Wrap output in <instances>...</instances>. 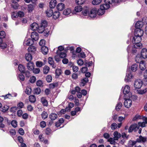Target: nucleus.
<instances>
[{
    "label": "nucleus",
    "instance_id": "nucleus-23",
    "mask_svg": "<svg viewBox=\"0 0 147 147\" xmlns=\"http://www.w3.org/2000/svg\"><path fill=\"white\" fill-rule=\"evenodd\" d=\"M31 29L33 30H37L38 27V24L36 23H33L30 25Z\"/></svg>",
    "mask_w": 147,
    "mask_h": 147
},
{
    "label": "nucleus",
    "instance_id": "nucleus-43",
    "mask_svg": "<svg viewBox=\"0 0 147 147\" xmlns=\"http://www.w3.org/2000/svg\"><path fill=\"white\" fill-rule=\"evenodd\" d=\"M82 9V7L80 5L76 6L75 8V10L76 12H79L81 11Z\"/></svg>",
    "mask_w": 147,
    "mask_h": 147
},
{
    "label": "nucleus",
    "instance_id": "nucleus-52",
    "mask_svg": "<svg viewBox=\"0 0 147 147\" xmlns=\"http://www.w3.org/2000/svg\"><path fill=\"white\" fill-rule=\"evenodd\" d=\"M36 84L37 86L39 87L42 86H43V82L40 80H38L37 81Z\"/></svg>",
    "mask_w": 147,
    "mask_h": 147
},
{
    "label": "nucleus",
    "instance_id": "nucleus-3",
    "mask_svg": "<svg viewBox=\"0 0 147 147\" xmlns=\"http://www.w3.org/2000/svg\"><path fill=\"white\" fill-rule=\"evenodd\" d=\"M125 100L124 103V105L125 107L126 108H129L132 105V101L130 99H126L125 98Z\"/></svg>",
    "mask_w": 147,
    "mask_h": 147
},
{
    "label": "nucleus",
    "instance_id": "nucleus-15",
    "mask_svg": "<svg viewBox=\"0 0 147 147\" xmlns=\"http://www.w3.org/2000/svg\"><path fill=\"white\" fill-rule=\"evenodd\" d=\"M28 52L32 53H34L36 51V48L32 46H30L29 47L28 49Z\"/></svg>",
    "mask_w": 147,
    "mask_h": 147
},
{
    "label": "nucleus",
    "instance_id": "nucleus-26",
    "mask_svg": "<svg viewBox=\"0 0 147 147\" xmlns=\"http://www.w3.org/2000/svg\"><path fill=\"white\" fill-rule=\"evenodd\" d=\"M49 117L52 120H54L57 118L58 115L55 113H52L50 115Z\"/></svg>",
    "mask_w": 147,
    "mask_h": 147
},
{
    "label": "nucleus",
    "instance_id": "nucleus-58",
    "mask_svg": "<svg viewBox=\"0 0 147 147\" xmlns=\"http://www.w3.org/2000/svg\"><path fill=\"white\" fill-rule=\"evenodd\" d=\"M47 22L46 21L43 20L42 21L40 26L45 28L47 25Z\"/></svg>",
    "mask_w": 147,
    "mask_h": 147
},
{
    "label": "nucleus",
    "instance_id": "nucleus-13",
    "mask_svg": "<svg viewBox=\"0 0 147 147\" xmlns=\"http://www.w3.org/2000/svg\"><path fill=\"white\" fill-rule=\"evenodd\" d=\"M46 13L47 17H49L51 16L53 14V11L52 9H48L46 11Z\"/></svg>",
    "mask_w": 147,
    "mask_h": 147
},
{
    "label": "nucleus",
    "instance_id": "nucleus-54",
    "mask_svg": "<svg viewBox=\"0 0 147 147\" xmlns=\"http://www.w3.org/2000/svg\"><path fill=\"white\" fill-rule=\"evenodd\" d=\"M18 78L19 80L22 81H24L25 79L24 76L21 73L19 74L18 75Z\"/></svg>",
    "mask_w": 147,
    "mask_h": 147
},
{
    "label": "nucleus",
    "instance_id": "nucleus-46",
    "mask_svg": "<svg viewBox=\"0 0 147 147\" xmlns=\"http://www.w3.org/2000/svg\"><path fill=\"white\" fill-rule=\"evenodd\" d=\"M102 0H93L92 2V4L94 5L99 4L100 3Z\"/></svg>",
    "mask_w": 147,
    "mask_h": 147
},
{
    "label": "nucleus",
    "instance_id": "nucleus-38",
    "mask_svg": "<svg viewBox=\"0 0 147 147\" xmlns=\"http://www.w3.org/2000/svg\"><path fill=\"white\" fill-rule=\"evenodd\" d=\"M9 108V106L7 105H5L1 109V111L5 112L7 111Z\"/></svg>",
    "mask_w": 147,
    "mask_h": 147
},
{
    "label": "nucleus",
    "instance_id": "nucleus-36",
    "mask_svg": "<svg viewBox=\"0 0 147 147\" xmlns=\"http://www.w3.org/2000/svg\"><path fill=\"white\" fill-rule=\"evenodd\" d=\"M37 30L39 33H42L45 31V28L40 26H38Z\"/></svg>",
    "mask_w": 147,
    "mask_h": 147
},
{
    "label": "nucleus",
    "instance_id": "nucleus-2",
    "mask_svg": "<svg viewBox=\"0 0 147 147\" xmlns=\"http://www.w3.org/2000/svg\"><path fill=\"white\" fill-rule=\"evenodd\" d=\"M139 128V127H138V125L137 124H133L130 126L128 129V132L130 133L133 131H137Z\"/></svg>",
    "mask_w": 147,
    "mask_h": 147
},
{
    "label": "nucleus",
    "instance_id": "nucleus-63",
    "mask_svg": "<svg viewBox=\"0 0 147 147\" xmlns=\"http://www.w3.org/2000/svg\"><path fill=\"white\" fill-rule=\"evenodd\" d=\"M115 140H114V139H113L112 138H110L108 140V141L110 142L111 144H115L116 143L115 141Z\"/></svg>",
    "mask_w": 147,
    "mask_h": 147
},
{
    "label": "nucleus",
    "instance_id": "nucleus-49",
    "mask_svg": "<svg viewBox=\"0 0 147 147\" xmlns=\"http://www.w3.org/2000/svg\"><path fill=\"white\" fill-rule=\"evenodd\" d=\"M41 116L43 119H45L48 117V114L46 112L43 111L41 114Z\"/></svg>",
    "mask_w": 147,
    "mask_h": 147
},
{
    "label": "nucleus",
    "instance_id": "nucleus-48",
    "mask_svg": "<svg viewBox=\"0 0 147 147\" xmlns=\"http://www.w3.org/2000/svg\"><path fill=\"white\" fill-rule=\"evenodd\" d=\"M138 67L137 65L136 64H133L131 67V70L133 71H135L137 70Z\"/></svg>",
    "mask_w": 147,
    "mask_h": 147
},
{
    "label": "nucleus",
    "instance_id": "nucleus-61",
    "mask_svg": "<svg viewBox=\"0 0 147 147\" xmlns=\"http://www.w3.org/2000/svg\"><path fill=\"white\" fill-rule=\"evenodd\" d=\"M117 127V125L115 123H113L111 125V128L112 130H115Z\"/></svg>",
    "mask_w": 147,
    "mask_h": 147
},
{
    "label": "nucleus",
    "instance_id": "nucleus-62",
    "mask_svg": "<svg viewBox=\"0 0 147 147\" xmlns=\"http://www.w3.org/2000/svg\"><path fill=\"white\" fill-rule=\"evenodd\" d=\"M39 45L42 47L45 46V41L44 39L41 40H40L39 42Z\"/></svg>",
    "mask_w": 147,
    "mask_h": 147
},
{
    "label": "nucleus",
    "instance_id": "nucleus-30",
    "mask_svg": "<svg viewBox=\"0 0 147 147\" xmlns=\"http://www.w3.org/2000/svg\"><path fill=\"white\" fill-rule=\"evenodd\" d=\"M133 44H135L134 45V47L136 49L141 48L142 47V44L140 42H137Z\"/></svg>",
    "mask_w": 147,
    "mask_h": 147
},
{
    "label": "nucleus",
    "instance_id": "nucleus-42",
    "mask_svg": "<svg viewBox=\"0 0 147 147\" xmlns=\"http://www.w3.org/2000/svg\"><path fill=\"white\" fill-rule=\"evenodd\" d=\"M62 71L60 69H57L55 70V74L56 76H57L58 78L60 75L61 74Z\"/></svg>",
    "mask_w": 147,
    "mask_h": 147
},
{
    "label": "nucleus",
    "instance_id": "nucleus-40",
    "mask_svg": "<svg viewBox=\"0 0 147 147\" xmlns=\"http://www.w3.org/2000/svg\"><path fill=\"white\" fill-rule=\"evenodd\" d=\"M49 67L47 66H45L43 69V72L45 74H47L49 72Z\"/></svg>",
    "mask_w": 147,
    "mask_h": 147
},
{
    "label": "nucleus",
    "instance_id": "nucleus-24",
    "mask_svg": "<svg viewBox=\"0 0 147 147\" xmlns=\"http://www.w3.org/2000/svg\"><path fill=\"white\" fill-rule=\"evenodd\" d=\"M56 53L61 58L65 57L66 55L65 53L62 51H59V52H57Z\"/></svg>",
    "mask_w": 147,
    "mask_h": 147
},
{
    "label": "nucleus",
    "instance_id": "nucleus-22",
    "mask_svg": "<svg viewBox=\"0 0 147 147\" xmlns=\"http://www.w3.org/2000/svg\"><path fill=\"white\" fill-rule=\"evenodd\" d=\"M89 8L86 7V8H84L82 12L83 15L85 16L89 15Z\"/></svg>",
    "mask_w": 147,
    "mask_h": 147
},
{
    "label": "nucleus",
    "instance_id": "nucleus-29",
    "mask_svg": "<svg viewBox=\"0 0 147 147\" xmlns=\"http://www.w3.org/2000/svg\"><path fill=\"white\" fill-rule=\"evenodd\" d=\"M48 62L51 65L53 68H55L56 67L54 63V61L53 60V58L51 57H49L48 58Z\"/></svg>",
    "mask_w": 147,
    "mask_h": 147
},
{
    "label": "nucleus",
    "instance_id": "nucleus-17",
    "mask_svg": "<svg viewBox=\"0 0 147 147\" xmlns=\"http://www.w3.org/2000/svg\"><path fill=\"white\" fill-rule=\"evenodd\" d=\"M27 67L28 70H32L34 67V64L31 62H29L27 63Z\"/></svg>",
    "mask_w": 147,
    "mask_h": 147
},
{
    "label": "nucleus",
    "instance_id": "nucleus-27",
    "mask_svg": "<svg viewBox=\"0 0 147 147\" xmlns=\"http://www.w3.org/2000/svg\"><path fill=\"white\" fill-rule=\"evenodd\" d=\"M101 9H103L105 11L106 9H109L110 7L109 5L107 3L104 4L100 5Z\"/></svg>",
    "mask_w": 147,
    "mask_h": 147
},
{
    "label": "nucleus",
    "instance_id": "nucleus-51",
    "mask_svg": "<svg viewBox=\"0 0 147 147\" xmlns=\"http://www.w3.org/2000/svg\"><path fill=\"white\" fill-rule=\"evenodd\" d=\"M32 90L30 87H27L26 89L25 92L26 93L28 94H30L31 93Z\"/></svg>",
    "mask_w": 147,
    "mask_h": 147
},
{
    "label": "nucleus",
    "instance_id": "nucleus-16",
    "mask_svg": "<svg viewBox=\"0 0 147 147\" xmlns=\"http://www.w3.org/2000/svg\"><path fill=\"white\" fill-rule=\"evenodd\" d=\"M130 87L128 85L125 86L123 91V93L125 95L129 93L130 91Z\"/></svg>",
    "mask_w": 147,
    "mask_h": 147
},
{
    "label": "nucleus",
    "instance_id": "nucleus-41",
    "mask_svg": "<svg viewBox=\"0 0 147 147\" xmlns=\"http://www.w3.org/2000/svg\"><path fill=\"white\" fill-rule=\"evenodd\" d=\"M33 40L31 39H29L26 41V45L28 46H31V45L33 44Z\"/></svg>",
    "mask_w": 147,
    "mask_h": 147
},
{
    "label": "nucleus",
    "instance_id": "nucleus-19",
    "mask_svg": "<svg viewBox=\"0 0 147 147\" xmlns=\"http://www.w3.org/2000/svg\"><path fill=\"white\" fill-rule=\"evenodd\" d=\"M143 23L142 22L139 21L137 22L135 24V27L136 29L140 28L143 26Z\"/></svg>",
    "mask_w": 147,
    "mask_h": 147
},
{
    "label": "nucleus",
    "instance_id": "nucleus-5",
    "mask_svg": "<svg viewBox=\"0 0 147 147\" xmlns=\"http://www.w3.org/2000/svg\"><path fill=\"white\" fill-rule=\"evenodd\" d=\"M147 140V138L146 137H143L141 136H139V138H137L136 141V143L137 142L144 143Z\"/></svg>",
    "mask_w": 147,
    "mask_h": 147
},
{
    "label": "nucleus",
    "instance_id": "nucleus-25",
    "mask_svg": "<svg viewBox=\"0 0 147 147\" xmlns=\"http://www.w3.org/2000/svg\"><path fill=\"white\" fill-rule=\"evenodd\" d=\"M41 102L44 106L47 107L48 105V102L47 101L44 97H42L41 99Z\"/></svg>",
    "mask_w": 147,
    "mask_h": 147
},
{
    "label": "nucleus",
    "instance_id": "nucleus-57",
    "mask_svg": "<svg viewBox=\"0 0 147 147\" xmlns=\"http://www.w3.org/2000/svg\"><path fill=\"white\" fill-rule=\"evenodd\" d=\"M46 79V80L48 82H51L52 78L51 75H49L47 76Z\"/></svg>",
    "mask_w": 147,
    "mask_h": 147
},
{
    "label": "nucleus",
    "instance_id": "nucleus-60",
    "mask_svg": "<svg viewBox=\"0 0 147 147\" xmlns=\"http://www.w3.org/2000/svg\"><path fill=\"white\" fill-rule=\"evenodd\" d=\"M32 70L33 71V73L35 74H38L40 72V69L38 68H34V67L33 69H32Z\"/></svg>",
    "mask_w": 147,
    "mask_h": 147
},
{
    "label": "nucleus",
    "instance_id": "nucleus-20",
    "mask_svg": "<svg viewBox=\"0 0 147 147\" xmlns=\"http://www.w3.org/2000/svg\"><path fill=\"white\" fill-rule=\"evenodd\" d=\"M65 7L64 4L62 3H59L57 6V9L59 11H62Z\"/></svg>",
    "mask_w": 147,
    "mask_h": 147
},
{
    "label": "nucleus",
    "instance_id": "nucleus-7",
    "mask_svg": "<svg viewBox=\"0 0 147 147\" xmlns=\"http://www.w3.org/2000/svg\"><path fill=\"white\" fill-rule=\"evenodd\" d=\"M31 37L33 40L37 41L39 38V36L38 33L35 32L31 33Z\"/></svg>",
    "mask_w": 147,
    "mask_h": 147
},
{
    "label": "nucleus",
    "instance_id": "nucleus-8",
    "mask_svg": "<svg viewBox=\"0 0 147 147\" xmlns=\"http://www.w3.org/2000/svg\"><path fill=\"white\" fill-rule=\"evenodd\" d=\"M132 75L131 73H127L126 76L125 78V82H129L131 81V80L132 78Z\"/></svg>",
    "mask_w": 147,
    "mask_h": 147
},
{
    "label": "nucleus",
    "instance_id": "nucleus-64",
    "mask_svg": "<svg viewBox=\"0 0 147 147\" xmlns=\"http://www.w3.org/2000/svg\"><path fill=\"white\" fill-rule=\"evenodd\" d=\"M85 0H76V2L78 5H82L85 2Z\"/></svg>",
    "mask_w": 147,
    "mask_h": 147
},
{
    "label": "nucleus",
    "instance_id": "nucleus-11",
    "mask_svg": "<svg viewBox=\"0 0 147 147\" xmlns=\"http://www.w3.org/2000/svg\"><path fill=\"white\" fill-rule=\"evenodd\" d=\"M142 38L140 36H135L133 38L132 42L133 43L137 42H140Z\"/></svg>",
    "mask_w": 147,
    "mask_h": 147
},
{
    "label": "nucleus",
    "instance_id": "nucleus-53",
    "mask_svg": "<svg viewBox=\"0 0 147 147\" xmlns=\"http://www.w3.org/2000/svg\"><path fill=\"white\" fill-rule=\"evenodd\" d=\"M141 57L140 56V55H137L135 58V61L136 63H139L141 61Z\"/></svg>",
    "mask_w": 147,
    "mask_h": 147
},
{
    "label": "nucleus",
    "instance_id": "nucleus-35",
    "mask_svg": "<svg viewBox=\"0 0 147 147\" xmlns=\"http://www.w3.org/2000/svg\"><path fill=\"white\" fill-rule=\"evenodd\" d=\"M88 78H84L82 81L81 83V85L84 86L86 83L88 82Z\"/></svg>",
    "mask_w": 147,
    "mask_h": 147
},
{
    "label": "nucleus",
    "instance_id": "nucleus-10",
    "mask_svg": "<svg viewBox=\"0 0 147 147\" xmlns=\"http://www.w3.org/2000/svg\"><path fill=\"white\" fill-rule=\"evenodd\" d=\"M139 67L140 69L142 70H144L146 68L145 61H140V63Z\"/></svg>",
    "mask_w": 147,
    "mask_h": 147
},
{
    "label": "nucleus",
    "instance_id": "nucleus-28",
    "mask_svg": "<svg viewBox=\"0 0 147 147\" xmlns=\"http://www.w3.org/2000/svg\"><path fill=\"white\" fill-rule=\"evenodd\" d=\"M25 58L27 61H30L32 59V56L31 54L27 53L25 55Z\"/></svg>",
    "mask_w": 147,
    "mask_h": 147
},
{
    "label": "nucleus",
    "instance_id": "nucleus-18",
    "mask_svg": "<svg viewBox=\"0 0 147 147\" xmlns=\"http://www.w3.org/2000/svg\"><path fill=\"white\" fill-rule=\"evenodd\" d=\"M57 1L56 0H51L49 3V7L50 8H53L56 5Z\"/></svg>",
    "mask_w": 147,
    "mask_h": 147
},
{
    "label": "nucleus",
    "instance_id": "nucleus-9",
    "mask_svg": "<svg viewBox=\"0 0 147 147\" xmlns=\"http://www.w3.org/2000/svg\"><path fill=\"white\" fill-rule=\"evenodd\" d=\"M141 57L145 59L147 57V50L145 49H143L141 51Z\"/></svg>",
    "mask_w": 147,
    "mask_h": 147
},
{
    "label": "nucleus",
    "instance_id": "nucleus-32",
    "mask_svg": "<svg viewBox=\"0 0 147 147\" xmlns=\"http://www.w3.org/2000/svg\"><path fill=\"white\" fill-rule=\"evenodd\" d=\"M71 13V9L69 8H67L63 11V14L65 15H68Z\"/></svg>",
    "mask_w": 147,
    "mask_h": 147
},
{
    "label": "nucleus",
    "instance_id": "nucleus-12",
    "mask_svg": "<svg viewBox=\"0 0 147 147\" xmlns=\"http://www.w3.org/2000/svg\"><path fill=\"white\" fill-rule=\"evenodd\" d=\"M136 144V141L129 140L127 145L125 146V147H133V146Z\"/></svg>",
    "mask_w": 147,
    "mask_h": 147
},
{
    "label": "nucleus",
    "instance_id": "nucleus-14",
    "mask_svg": "<svg viewBox=\"0 0 147 147\" xmlns=\"http://www.w3.org/2000/svg\"><path fill=\"white\" fill-rule=\"evenodd\" d=\"M114 138V140H117L121 137V135L120 133L117 131H115L113 133Z\"/></svg>",
    "mask_w": 147,
    "mask_h": 147
},
{
    "label": "nucleus",
    "instance_id": "nucleus-37",
    "mask_svg": "<svg viewBox=\"0 0 147 147\" xmlns=\"http://www.w3.org/2000/svg\"><path fill=\"white\" fill-rule=\"evenodd\" d=\"M97 11L98 15H102L105 12V10L103 9H101V7H100V9H98Z\"/></svg>",
    "mask_w": 147,
    "mask_h": 147
},
{
    "label": "nucleus",
    "instance_id": "nucleus-39",
    "mask_svg": "<svg viewBox=\"0 0 147 147\" xmlns=\"http://www.w3.org/2000/svg\"><path fill=\"white\" fill-rule=\"evenodd\" d=\"M34 94H39L41 92V89L39 87H37L34 89Z\"/></svg>",
    "mask_w": 147,
    "mask_h": 147
},
{
    "label": "nucleus",
    "instance_id": "nucleus-55",
    "mask_svg": "<svg viewBox=\"0 0 147 147\" xmlns=\"http://www.w3.org/2000/svg\"><path fill=\"white\" fill-rule=\"evenodd\" d=\"M11 124L13 127H16L17 125V122L16 121L13 120L11 121Z\"/></svg>",
    "mask_w": 147,
    "mask_h": 147
},
{
    "label": "nucleus",
    "instance_id": "nucleus-59",
    "mask_svg": "<svg viewBox=\"0 0 147 147\" xmlns=\"http://www.w3.org/2000/svg\"><path fill=\"white\" fill-rule=\"evenodd\" d=\"M36 78L34 76H33L31 77L29 81L30 82L32 83H34L36 81Z\"/></svg>",
    "mask_w": 147,
    "mask_h": 147
},
{
    "label": "nucleus",
    "instance_id": "nucleus-6",
    "mask_svg": "<svg viewBox=\"0 0 147 147\" xmlns=\"http://www.w3.org/2000/svg\"><path fill=\"white\" fill-rule=\"evenodd\" d=\"M97 9L96 8H92L89 13V16L91 18H94L95 17L96 15Z\"/></svg>",
    "mask_w": 147,
    "mask_h": 147
},
{
    "label": "nucleus",
    "instance_id": "nucleus-34",
    "mask_svg": "<svg viewBox=\"0 0 147 147\" xmlns=\"http://www.w3.org/2000/svg\"><path fill=\"white\" fill-rule=\"evenodd\" d=\"M29 100L30 102H34L36 101V98L34 95H31L29 96Z\"/></svg>",
    "mask_w": 147,
    "mask_h": 147
},
{
    "label": "nucleus",
    "instance_id": "nucleus-44",
    "mask_svg": "<svg viewBox=\"0 0 147 147\" xmlns=\"http://www.w3.org/2000/svg\"><path fill=\"white\" fill-rule=\"evenodd\" d=\"M36 65L37 67H40L44 65V64L42 61H37L36 62Z\"/></svg>",
    "mask_w": 147,
    "mask_h": 147
},
{
    "label": "nucleus",
    "instance_id": "nucleus-45",
    "mask_svg": "<svg viewBox=\"0 0 147 147\" xmlns=\"http://www.w3.org/2000/svg\"><path fill=\"white\" fill-rule=\"evenodd\" d=\"M122 104L121 102H119L117 103L115 107L116 110L117 111H119L121 108Z\"/></svg>",
    "mask_w": 147,
    "mask_h": 147
},
{
    "label": "nucleus",
    "instance_id": "nucleus-21",
    "mask_svg": "<svg viewBox=\"0 0 147 147\" xmlns=\"http://www.w3.org/2000/svg\"><path fill=\"white\" fill-rule=\"evenodd\" d=\"M41 50L42 53L44 55L47 54L48 52V49L46 46L41 47Z\"/></svg>",
    "mask_w": 147,
    "mask_h": 147
},
{
    "label": "nucleus",
    "instance_id": "nucleus-1",
    "mask_svg": "<svg viewBox=\"0 0 147 147\" xmlns=\"http://www.w3.org/2000/svg\"><path fill=\"white\" fill-rule=\"evenodd\" d=\"M142 85V83L141 80L137 79L136 80L134 83V86L135 89H139Z\"/></svg>",
    "mask_w": 147,
    "mask_h": 147
},
{
    "label": "nucleus",
    "instance_id": "nucleus-31",
    "mask_svg": "<svg viewBox=\"0 0 147 147\" xmlns=\"http://www.w3.org/2000/svg\"><path fill=\"white\" fill-rule=\"evenodd\" d=\"M18 68L19 71L21 73H23L24 72V71H25V67L23 65L21 64L19 65Z\"/></svg>",
    "mask_w": 147,
    "mask_h": 147
},
{
    "label": "nucleus",
    "instance_id": "nucleus-47",
    "mask_svg": "<svg viewBox=\"0 0 147 147\" xmlns=\"http://www.w3.org/2000/svg\"><path fill=\"white\" fill-rule=\"evenodd\" d=\"M105 1L110 4H112L114 3H117L119 1V0H105Z\"/></svg>",
    "mask_w": 147,
    "mask_h": 147
},
{
    "label": "nucleus",
    "instance_id": "nucleus-4",
    "mask_svg": "<svg viewBox=\"0 0 147 147\" xmlns=\"http://www.w3.org/2000/svg\"><path fill=\"white\" fill-rule=\"evenodd\" d=\"M144 31L140 28L136 29L134 31L135 36H139L141 37L143 35Z\"/></svg>",
    "mask_w": 147,
    "mask_h": 147
},
{
    "label": "nucleus",
    "instance_id": "nucleus-33",
    "mask_svg": "<svg viewBox=\"0 0 147 147\" xmlns=\"http://www.w3.org/2000/svg\"><path fill=\"white\" fill-rule=\"evenodd\" d=\"M53 18L55 19L58 18L60 15V13L59 11H55L53 14Z\"/></svg>",
    "mask_w": 147,
    "mask_h": 147
},
{
    "label": "nucleus",
    "instance_id": "nucleus-50",
    "mask_svg": "<svg viewBox=\"0 0 147 147\" xmlns=\"http://www.w3.org/2000/svg\"><path fill=\"white\" fill-rule=\"evenodd\" d=\"M34 9V6L32 5L29 4L28 5V10L29 13L31 12Z\"/></svg>",
    "mask_w": 147,
    "mask_h": 147
},
{
    "label": "nucleus",
    "instance_id": "nucleus-56",
    "mask_svg": "<svg viewBox=\"0 0 147 147\" xmlns=\"http://www.w3.org/2000/svg\"><path fill=\"white\" fill-rule=\"evenodd\" d=\"M58 85L57 83H55L50 84L49 85V87L51 89H53Z\"/></svg>",
    "mask_w": 147,
    "mask_h": 147
}]
</instances>
